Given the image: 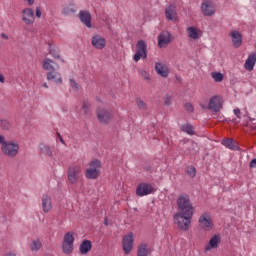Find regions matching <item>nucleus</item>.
<instances>
[{"mask_svg": "<svg viewBox=\"0 0 256 256\" xmlns=\"http://www.w3.org/2000/svg\"><path fill=\"white\" fill-rule=\"evenodd\" d=\"M19 143L15 141H6L2 146H1V152L5 157H9L10 159H13L19 155Z\"/></svg>", "mask_w": 256, "mask_h": 256, "instance_id": "obj_3", "label": "nucleus"}, {"mask_svg": "<svg viewBox=\"0 0 256 256\" xmlns=\"http://www.w3.org/2000/svg\"><path fill=\"white\" fill-rule=\"evenodd\" d=\"M0 127L3 131H9L11 129V123L7 120L0 119Z\"/></svg>", "mask_w": 256, "mask_h": 256, "instance_id": "obj_37", "label": "nucleus"}, {"mask_svg": "<svg viewBox=\"0 0 256 256\" xmlns=\"http://www.w3.org/2000/svg\"><path fill=\"white\" fill-rule=\"evenodd\" d=\"M91 43L95 49H105V46L107 45V40L103 38L102 36L96 35L92 37Z\"/></svg>", "mask_w": 256, "mask_h": 256, "instance_id": "obj_19", "label": "nucleus"}, {"mask_svg": "<svg viewBox=\"0 0 256 256\" xmlns=\"http://www.w3.org/2000/svg\"><path fill=\"white\" fill-rule=\"evenodd\" d=\"M171 101H172L171 96L167 95L164 97V105H167V106L171 105Z\"/></svg>", "mask_w": 256, "mask_h": 256, "instance_id": "obj_45", "label": "nucleus"}, {"mask_svg": "<svg viewBox=\"0 0 256 256\" xmlns=\"http://www.w3.org/2000/svg\"><path fill=\"white\" fill-rule=\"evenodd\" d=\"M224 103L225 101L223 100V97L216 95L210 98L208 106L200 104V107H202L203 109H209L210 111H212V113H219V111L223 109Z\"/></svg>", "mask_w": 256, "mask_h": 256, "instance_id": "obj_5", "label": "nucleus"}, {"mask_svg": "<svg viewBox=\"0 0 256 256\" xmlns=\"http://www.w3.org/2000/svg\"><path fill=\"white\" fill-rule=\"evenodd\" d=\"M91 241L89 240H84L79 247V251L82 255H87V253H89V251H91Z\"/></svg>", "mask_w": 256, "mask_h": 256, "instance_id": "obj_27", "label": "nucleus"}, {"mask_svg": "<svg viewBox=\"0 0 256 256\" xmlns=\"http://www.w3.org/2000/svg\"><path fill=\"white\" fill-rule=\"evenodd\" d=\"M133 232H129L127 235H125L122 239V249L125 253V255H129L131 251H133Z\"/></svg>", "mask_w": 256, "mask_h": 256, "instance_id": "obj_13", "label": "nucleus"}, {"mask_svg": "<svg viewBox=\"0 0 256 256\" xmlns=\"http://www.w3.org/2000/svg\"><path fill=\"white\" fill-rule=\"evenodd\" d=\"M57 135H58V139H59L60 143H62V145H65V140H63V137H61V134L57 133Z\"/></svg>", "mask_w": 256, "mask_h": 256, "instance_id": "obj_50", "label": "nucleus"}, {"mask_svg": "<svg viewBox=\"0 0 256 256\" xmlns=\"http://www.w3.org/2000/svg\"><path fill=\"white\" fill-rule=\"evenodd\" d=\"M29 5H33V3L29 2Z\"/></svg>", "mask_w": 256, "mask_h": 256, "instance_id": "obj_56", "label": "nucleus"}, {"mask_svg": "<svg viewBox=\"0 0 256 256\" xmlns=\"http://www.w3.org/2000/svg\"><path fill=\"white\" fill-rule=\"evenodd\" d=\"M77 11V7H75L73 4H70L63 8L62 13L63 15H73Z\"/></svg>", "mask_w": 256, "mask_h": 256, "instance_id": "obj_31", "label": "nucleus"}, {"mask_svg": "<svg viewBox=\"0 0 256 256\" xmlns=\"http://www.w3.org/2000/svg\"><path fill=\"white\" fill-rule=\"evenodd\" d=\"M1 37H2V39H6V40L9 39V36H7V34H5V33H2Z\"/></svg>", "mask_w": 256, "mask_h": 256, "instance_id": "obj_52", "label": "nucleus"}, {"mask_svg": "<svg viewBox=\"0 0 256 256\" xmlns=\"http://www.w3.org/2000/svg\"><path fill=\"white\" fill-rule=\"evenodd\" d=\"M62 249H63V253H65L66 255H69V254L73 253V244L63 242Z\"/></svg>", "mask_w": 256, "mask_h": 256, "instance_id": "obj_33", "label": "nucleus"}, {"mask_svg": "<svg viewBox=\"0 0 256 256\" xmlns=\"http://www.w3.org/2000/svg\"><path fill=\"white\" fill-rule=\"evenodd\" d=\"M201 11L204 17H213L217 11V6L212 1H204L201 5Z\"/></svg>", "mask_w": 256, "mask_h": 256, "instance_id": "obj_11", "label": "nucleus"}, {"mask_svg": "<svg viewBox=\"0 0 256 256\" xmlns=\"http://www.w3.org/2000/svg\"><path fill=\"white\" fill-rule=\"evenodd\" d=\"M256 63V54H250L244 63L246 71H253Z\"/></svg>", "mask_w": 256, "mask_h": 256, "instance_id": "obj_24", "label": "nucleus"}, {"mask_svg": "<svg viewBox=\"0 0 256 256\" xmlns=\"http://www.w3.org/2000/svg\"><path fill=\"white\" fill-rule=\"evenodd\" d=\"M173 39L175 38L169 31H162L158 35V47H160V49L168 47L170 43H173Z\"/></svg>", "mask_w": 256, "mask_h": 256, "instance_id": "obj_10", "label": "nucleus"}, {"mask_svg": "<svg viewBox=\"0 0 256 256\" xmlns=\"http://www.w3.org/2000/svg\"><path fill=\"white\" fill-rule=\"evenodd\" d=\"M185 110L187 111V113H193V111H195V106L188 102L185 104Z\"/></svg>", "mask_w": 256, "mask_h": 256, "instance_id": "obj_40", "label": "nucleus"}, {"mask_svg": "<svg viewBox=\"0 0 256 256\" xmlns=\"http://www.w3.org/2000/svg\"><path fill=\"white\" fill-rule=\"evenodd\" d=\"M155 71L158 75H160V77H164V78L169 77V67H167V65L163 63L157 62L155 64Z\"/></svg>", "mask_w": 256, "mask_h": 256, "instance_id": "obj_21", "label": "nucleus"}, {"mask_svg": "<svg viewBox=\"0 0 256 256\" xmlns=\"http://www.w3.org/2000/svg\"><path fill=\"white\" fill-rule=\"evenodd\" d=\"M187 36L192 41H197L198 39H201L203 37V30L196 27V26H189L186 29Z\"/></svg>", "mask_w": 256, "mask_h": 256, "instance_id": "obj_15", "label": "nucleus"}, {"mask_svg": "<svg viewBox=\"0 0 256 256\" xmlns=\"http://www.w3.org/2000/svg\"><path fill=\"white\" fill-rule=\"evenodd\" d=\"M43 15V8L41 6L36 7V17L37 19H41Z\"/></svg>", "mask_w": 256, "mask_h": 256, "instance_id": "obj_42", "label": "nucleus"}, {"mask_svg": "<svg viewBox=\"0 0 256 256\" xmlns=\"http://www.w3.org/2000/svg\"><path fill=\"white\" fill-rule=\"evenodd\" d=\"M43 87H45V89H49V85H47V83H44Z\"/></svg>", "mask_w": 256, "mask_h": 256, "instance_id": "obj_53", "label": "nucleus"}, {"mask_svg": "<svg viewBox=\"0 0 256 256\" xmlns=\"http://www.w3.org/2000/svg\"><path fill=\"white\" fill-rule=\"evenodd\" d=\"M0 83H5V76L0 74Z\"/></svg>", "mask_w": 256, "mask_h": 256, "instance_id": "obj_51", "label": "nucleus"}, {"mask_svg": "<svg viewBox=\"0 0 256 256\" xmlns=\"http://www.w3.org/2000/svg\"><path fill=\"white\" fill-rule=\"evenodd\" d=\"M50 55H52V57L54 59H59L61 56L59 55V52L57 50L51 49L50 50Z\"/></svg>", "mask_w": 256, "mask_h": 256, "instance_id": "obj_44", "label": "nucleus"}, {"mask_svg": "<svg viewBox=\"0 0 256 256\" xmlns=\"http://www.w3.org/2000/svg\"><path fill=\"white\" fill-rule=\"evenodd\" d=\"M187 175H189V177H195V175H197V170H195V167L193 166H189L186 170Z\"/></svg>", "mask_w": 256, "mask_h": 256, "instance_id": "obj_38", "label": "nucleus"}, {"mask_svg": "<svg viewBox=\"0 0 256 256\" xmlns=\"http://www.w3.org/2000/svg\"><path fill=\"white\" fill-rule=\"evenodd\" d=\"M151 255V247L147 243H141L137 249V256H149Z\"/></svg>", "mask_w": 256, "mask_h": 256, "instance_id": "obj_25", "label": "nucleus"}, {"mask_svg": "<svg viewBox=\"0 0 256 256\" xmlns=\"http://www.w3.org/2000/svg\"><path fill=\"white\" fill-rule=\"evenodd\" d=\"M42 67L44 69V71H55V67L56 69H59V65H57L55 63V61L49 59V58H45L43 61H42Z\"/></svg>", "mask_w": 256, "mask_h": 256, "instance_id": "obj_22", "label": "nucleus"}, {"mask_svg": "<svg viewBox=\"0 0 256 256\" xmlns=\"http://www.w3.org/2000/svg\"><path fill=\"white\" fill-rule=\"evenodd\" d=\"M221 244V235L215 234L211 237L208 244L205 246V251H211L212 249H217Z\"/></svg>", "mask_w": 256, "mask_h": 256, "instance_id": "obj_18", "label": "nucleus"}, {"mask_svg": "<svg viewBox=\"0 0 256 256\" xmlns=\"http://www.w3.org/2000/svg\"><path fill=\"white\" fill-rule=\"evenodd\" d=\"M155 192V188L150 183H140L136 188V194L138 197H145V195H151Z\"/></svg>", "mask_w": 256, "mask_h": 256, "instance_id": "obj_12", "label": "nucleus"}, {"mask_svg": "<svg viewBox=\"0 0 256 256\" xmlns=\"http://www.w3.org/2000/svg\"><path fill=\"white\" fill-rule=\"evenodd\" d=\"M140 75L145 79V81H151V75L146 70H140Z\"/></svg>", "mask_w": 256, "mask_h": 256, "instance_id": "obj_39", "label": "nucleus"}, {"mask_svg": "<svg viewBox=\"0 0 256 256\" xmlns=\"http://www.w3.org/2000/svg\"><path fill=\"white\" fill-rule=\"evenodd\" d=\"M136 102L139 109H142V110L147 109V105L145 104V102H143V100L137 99Z\"/></svg>", "mask_w": 256, "mask_h": 256, "instance_id": "obj_41", "label": "nucleus"}, {"mask_svg": "<svg viewBox=\"0 0 256 256\" xmlns=\"http://www.w3.org/2000/svg\"><path fill=\"white\" fill-rule=\"evenodd\" d=\"M229 37L231 38L233 47H235L236 49H239V47L243 45V35L241 34V32L237 30H232L229 33Z\"/></svg>", "mask_w": 256, "mask_h": 256, "instance_id": "obj_16", "label": "nucleus"}, {"mask_svg": "<svg viewBox=\"0 0 256 256\" xmlns=\"http://www.w3.org/2000/svg\"><path fill=\"white\" fill-rule=\"evenodd\" d=\"M74 233L73 232H68L64 235V240L63 243H70L73 244L75 243V237H74Z\"/></svg>", "mask_w": 256, "mask_h": 256, "instance_id": "obj_34", "label": "nucleus"}, {"mask_svg": "<svg viewBox=\"0 0 256 256\" xmlns=\"http://www.w3.org/2000/svg\"><path fill=\"white\" fill-rule=\"evenodd\" d=\"M249 121H255V119H253V118L249 117Z\"/></svg>", "mask_w": 256, "mask_h": 256, "instance_id": "obj_55", "label": "nucleus"}, {"mask_svg": "<svg viewBox=\"0 0 256 256\" xmlns=\"http://www.w3.org/2000/svg\"><path fill=\"white\" fill-rule=\"evenodd\" d=\"M101 175V161L93 160L89 163V167L86 170V179H97Z\"/></svg>", "mask_w": 256, "mask_h": 256, "instance_id": "obj_6", "label": "nucleus"}, {"mask_svg": "<svg viewBox=\"0 0 256 256\" xmlns=\"http://www.w3.org/2000/svg\"><path fill=\"white\" fill-rule=\"evenodd\" d=\"M40 153L43 155H48V157H53V151H51V147L49 145L40 143L39 144Z\"/></svg>", "mask_w": 256, "mask_h": 256, "instance_id": "obj_28", "label": "nucleus"}, {"mask_svg": "<svg viewBox=\"0 0 256 256\" xmlns=\"http://www.w3.org/2000/svg\"><path fill=\"white\" fill-rule=\"evenodd\" d=\"M249 165L252 169H256V158L252 159Z\"/></svg>", "mask_w": 256, "mask_h": 256, "instance_id": "obj_48", "label": "nucleus"}, {"mask_svg": "<svg viewBox=\"0 0 256 256\" xmlns=\"http://www.w3.org/2000/svg\"><path fill=\"white\" fill-rule=\"evenodd\" d=\"M79 19L88 28H91V13L87 11H80Z\"/></svg>", "mask_w": 256, "mask_h": 256, "instance_id": "obj_26", "label": "nucleus"}, {"mask_svg": "<svg viewBox=\"0 0 256 256\" xmlns=\"http://www.w3.org/2000/svg\"><path fill=\"white\" fill-rule=\"evenodd\" d=\"M104 224H105V225H109V222H108L107 218L105 219Z\"/></svg>", "mask_w": 256, "mask_h": 256, "instance_id": "obj_54", "label": "nucleus"}, {"mask_svg": "<svg viewBox=\"0 0 256 256\" xmlns=\"http://www.w3.org/2000/svg\"><path fill=\"white\" fill-rule=\"evenodd\" d=\"M222 145H224V147H227V149H232V150L237 149V145L235 144V141H233V139L231 138L223 139Z\"/></svg>", "mask_w": 256, "mask_h": 256, "instance_id": "obj_30", "label": "nucleus"}, {"mask_svg": "<svg viewBox=\"0 0 256 256\" xmlns=\"http://www.w3.org/2000/svg\"><path fill=\"white\" fill-rule=\"evenodd\" d=\"M22 21L26 25H33V23H35V13L31 8H25L22 10Z\"/></svg>", "mask_w": 256, "mask_h": 256, "instance_id": "obj_17", "label": "nucleus"}, {"mask_svg": "<svg viewBox=\"0 0 256 256\" xmlns=\"http://www.w3.org/2000/svg\"><path fill=\"white\" fill-rule=\"evenodd\" d=\"M7 141L5 140V136L0 134V145L2 146L3 144H5Z\"/></svg>", "mask_w": 256, "mask_h": 256, "instance_id": "obj_49", "label": "nucleus"}, {"mask_svg": "<svg viewBox=\"0 0 256 256\" xmlns=\"http://www.w3.org/2000/svg\"><path fill=\"white\" fill-rule=\"evenodd\" d=\"M41 247H43V242L39 238H36L30 242L31 251H40Z\"/></svg>", "mask_w": 256, "mask_h": 256, "instance_id": "obj_29", "label": "nucleus"}, {"mask_svg": "<svg viewBox=\"0 0 256 256\" xmlns=\"http://www.w3.org/2000/svg\"><path fill=\"white\" fill-rule=\"evenodd\" d=\"M41 207L43 213H51L53 211V198L49 194H44L41 197Z\"/></svg>", "mask_w": 256, "mask_h": 256, "instance_id": "obj_14", "label": "nucleus"}, {"mask_svg": "<svg viewBox=\"0 0 256 256\" xmlns=\"http://www.w3.org/2000/svg\"><path fill=\"white\" fill-rule=\"evenodd\" d=\"M113 117H115V113L112 110L105 108H99L97 110V119L103 125L111 123V121H113Z\"/></svg>", "mask_w": 256, "mask_h": 256, "instance_id": "obj_8", "label": "nucleus"}, {"mask_svg": "<svg viewBox=\"0 0 256 256\" xmlns=\"http://www.w3.org/2000/svg\"><path fill=\"white\" fill-rule=\"evenodd\" d=\"M234 115H236L237 119H241V110L239 108L234 109Z\"/></svg>", "mask_w": 256, "mask_h": 256, "instance_id": "obj_47", "label": "nucleus"}, {"mask_svg": "<svg viewBox=\"0 0 256 256\" xmlns=\"http://www.w3.org/2000/svg\"><path fill=\"white\" fill-rule=\"evenodd\" d=\"M176 203L178 207V213H195V208L193 207V204H191V199L189 198V195L179 194Z\"/></svg>", "mask_w": 256, "mask_h": 256, "instance_id": "obj_2", "label": "nucleus"}, {"mask_svg": "<svg viewBox=\"0 0 256 256\" xmlns=\"http://www.w3.org/2000/svg\"><path fill=\"white\" fill-rule=\"evenodd\" d=\"M193 219V214L177 212L174 215V223L177 225L179 231H189L191 227V220Z\"/></svg>", "mask_w": 256, "mask_h": 256, "instance_id": "obj_1", "label": "nucleus"}, {"mask_svg": "<svg viewBox=\"0 0 256 256\" xmlns=\"http://www.w3.org/2000/svg\"><path fill=\"white\" fill-rule=\"evenodd\" d=\"M70 85L74 91H79V85L74 79H70Z\"/></svg>", "mask_w": 256, "mask_h": 256, "instance_id": "obj_43", "label": "nucleus"}, {"mask_svg": "<svg viewBox=\"0 0 256 256\" xmlns=\"http://www.w3.org/2000/svg\"><path fill=\"white\" fill-rule=\"evenodd\" d=\"M82 110L85 115H89L91 113V103L87 100L82 102Z\"/></svg>", "mask_w": 256, "mask_h": 256, "instance_id": "obj_35", "label": "nucleus"}, {"mask_svg": "<svg viewBox=\"0 0 256 256\" xmlns=\"http://www.w3.org/2000/svg\"><path fill=\"white\" fill-rule=\"evenodd\" d=\"M198 225L201 231H213V218H211V215L209 213L205 212L199 217Z\"/></svg>", "mask_w": 256, "mask_h": 256, "instance_id": "obj_7", "label": "nucleus"}, {"mask_svg": "<svg viewBox=\"0 0 256 256\" xmlns=\"http://www.w3.org/2000/svg\"><path fill=\"white\" fill-rule=\"evenodd\" d=\"M211 77L216 83H221V81H223V74L221 72H212Z\"/></svg>", "mask_w": 256, "mask_h": 256, "instance_id": "obj_36", "label": "nucleus"}, {"mask_svg": "<svg viewBox=\"0 0 256 256\" xmlns=\"http://www.w3.org/2000/svg\"><path fill=\"white\" fill-rule=\"evenodd\" d=\"M136 63L141 59H147V44L143 40H139L136 44V53L133 57Z\"/></svg>", "mask_w": 256, "mask_h": 256, "instance_id": "obj_9", "label": "nucleus"}, {"mask_svg": "<svg viewBox=\"0 0 256 256\" xmlns=\"http://www.w3.org/2000/svg\"><path fill=\"white\" fill-rule=\"evenodd\" d=\"M83 168L79 164H72L67 170V179L71 185H76L81 179Z\"/></svg>", "mask_w": 256, "mask_h": 256, "instance_id": "obj_4", "label": "nucleus"}, {"mask_svg": "<svg viewBox=\"0 0 256 256\" xmlns=\"http://www.w3.org/2000/svg\"><path fill=\"white\" fill-rule=\"evenodd\" d=\"M166 18L168 21H177V10L175 6L170 5L165 9Z\"/></svg>", "mask_w": 256, "mask_h": 256, "instance_id": "obj_23", "label": "nucleus"}, {"mask_svg": "<svg viewBox=\"0 0 256 256\" xmlns=\"http://www.w3.org/2000/svg\"><path fill=\"white\" fill-rule=\"evenodd\" d=\"M181 131L187 133L188 135H195V128L191 124H184L181 126Z\"/></svg>", "mask_w": 256, "mask_h": 256, "instance_id": "obj_32", "label": "nucleus"}, {"mask_svg": "<svg viewBox=\"0 0 256 256\" xmlns=\"http://www.w3.org/2000/svg\"><path fill=\"white\" fill-rule=\"evenodd\" d=\"M47 81H54L56 85H61L63 83V78L61 77V74L57 71H50L46 74Z\"/></svg>", "mask_w": 256, "mask_h": 256, "instance_id": "obj_20", "label": "nucleus"}, {"mask_svg": "<svg viewBox=\"0 0 256 256\" xmlns=\"http://www.w3.org/2000/svg\"><path fill=\"white\" fill-rule=\"evenodd\" d=\"M189 145H191L193 147V145H195V142H193V140H188L184 143V149H187V147H189Z\"/></svg>", "mask_w": 256, "mask_h": 256, "instance_id": "obj_46", "label": "nucleus"}]
</instances>
